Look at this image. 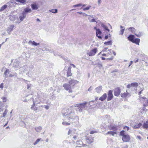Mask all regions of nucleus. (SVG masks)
I'll return each instance as SVG.
<instances>
[{
  "instance_id": "48",
  "label": "nucleus",
  "mask_w": 148,
  "mask_h": 148,
  "mask_svg": "<svg viewBox=\"0 0 148 148\" xmlns=\"http://www.w3.org/2000/svg\"><path fill=\"white\" fill-rule=\"evenodd\" d=\"M62 124L64 125H70V123H66L65 122H63L62 123Z\"/></svg>"
},
{
  "instance_id": "35",
  "label": "nucleus",
  "mask_w": 148,
  "mask_h": 148,
  "mask_svg": "<svg viewBox=\"0 0 148 148\" xmlns=\"http://www.w3.org/2000/svg\"><path fill=\"white\" fill-rule=\"evenodd\" d=\"M143 128L146 129L148 128V123L147 122L144 123L143 125Z\"/></svg>"
},
{
  "instance_id": "26",
  "label": "nucleus",
  "mask_w": 148,
  "mask_h": 148,
  "mask_svg": "<svg viewBox=\"0 0 148 148\" xmlns=\"http://www.w3.org/2000/svg\"><path fill=\"white\" fill-rule=\"evenodd\" d=\"M116 134V132L113 131H109L107 133H106V135H107L108 134H110L112 135V136H114V135Z\"/></svg>"
},
{
  "instance_id": "38",
  "label": "nucleus",
  "mask_w": 148,
  "mask_h": 148,
  "mask_svg": "<svg viewBox=\"0 0 148 148\" xmlns=\"http://www.w3.org/2000/svg\"><path fill=\"white\" fill-rule=\"evenodd\" d=\"M41 140V138H38L35 141V142L34 143V145H36Z\"/></svg>"
},
{
  "instance_id": "53",
  "label": "nucleus",
  "mask_w": 148,
  "mask_h": 148,
  "mask_svg": "<svg viewBox=\"0 0 148 148\" xmlns=\"http://www.w3.org/2000/svg\"><path fill=\"white\" fill-rule=\"evenodd\" d=\"M80 142L81 143H82V141L80 140H78L76 141V144L77 145H79V143Z\"/></svg>"
},
{
  "instance_id": "45",
  "label": "nucleus",
  "mask_w": 148,
  "mask_h": 148,
  "mask_svg": "<svg viewBox=\"0 0 148 148\" xmlns=\"http://www.w3.org/2000/svg\"><path fill=\"white\" fill-rule=\"evenodd\" d=\"M90 7H91L90 5H88L86 8H84L83 9V10L84 11L88 10L90 8Z\"/></svg>"
},
{
  "instance_id": "62",
  "label": "nucleus",
  "mask_w": 148,
  "mask_h": 148,
  "mask_svg": "<svg viewBox=\"0 0 148 148\" xmlns=\"http://www.w3.org/2000/svg\"><path fill=\"white\" fill-rule=\"evenodd\" d=\"M101 0H98V4L99 5H100L101 3Z\"/></svg>"
},
{
  "instance_id": "58",
  "label": "nucleus",
  "mask_w": 148,
  "mask_h": 148,
  "mask_svg": "<svg viewBox=\"0 0 148 148\" xmlns=\"http://www.w3.org/2000/svg\"><path fill=\"white\" fill-rule=\"evenodd\" d=\"M3 83H2L0 85V88L3 89Z\"/></svg>"
},
{
  "instance_id": "27",
  "label": "nucleus",
  "mask_w": 148,
  "mask_h": 148,
  "mask_svg": "<svg viewBox=\"0 0 148 148\" xmlns=\"http://www.w3.org/2000/svg\"><path fill=\"white\" fill-rule=\"evenodd\" d=\"M8 7V5L6 4L4 5L0 9V12H2L4 10Z\"/></svg>"
},
{
  "instance_id": "50",
  "label": "nucleus",
  "mask_w": 148,
  "mask_h": 148,
  "mask_svg": "<svg viewBox=\"0 0 148 148\" xmlns=\"http://www.w3.org/2000/svg\"><path fill=\"white\" fill-rule=\"evenodd\" d=\"M123 129H126L127 131H128L129 129V127L128 126H125L123 127Z\"/></svg>"
},
{
  "instance_id": "22",
  "label": "nucleus",
  "mask_w": 148,
  "mask_h": 148,
  "mask_svg": "<svg viewBox=\"0 0 148 148\" xmlns=\"http://www.w3.org/2000/svg\"><path fill=\"white\" fill-rule=\"evenodd\" d=\"M109 129L110 130H112L113 131H115L117 130V128L116 126L114 125L110 126L109 127Z\"/></svg>"
},
{
  "instance_id": "55",
  "label": "nucleus",
  "mask_w": 148,
  "mask_h": 148,
  "mask_svg": "<svg viewBox=\"0 0 148 148\" xmlns=\"http://www.w3.org/2000/svg\"><path fill=\"white\" fill-rule=\"evenodd\" d=\"M92 86H90V87L88 88V91H90L92 90Z\"/></svg>"
},
{
  "instance_id": "63",
  "label": "nucleus",
  "mask_w": 148,
  "mask_h": 148,
  "mask_svg": "<svg viewBox=\"0 0 148 148\" xmlns=\"http://www.w3.org/2000/svg\"><path fill=\"white\" fill-rule=\"evenodd\" d=\"M96 131H92L90 132V134H93L95 133Z\"/></svg>"
},
{
  "instance_id": "15",
  "label": "nucleus",
  "mask_w": 148,
  "mask_h": 148,
  "mask_svg": "<svg viewBox=\"0 0 148 148\" xmlns=\"http://www.w3.org/2000/svg\"><path fill=\"white\" fill-rule=\"evenodd\" d=\"M32 11L31 9L28 8H26L24 9V11L23 12L24 14L27 16V14L28 13H30Z\"/></svg>"
},
{
  "instance_id": "2",
  "label": "nucleus",
  "mask_w": 148,
  "mask_h": 148,
  "mask_svg": "<svg viewBox=\"0 0 148 148\" xmlns=\"http://www.w3.org/2000/svg\"><path fill=\"white\" fill-rule=\"evenodd\" d=\"M94 101V100L90 101L89 103L85 101L82 103H78L76 104L75 107L77 108L76 109V111L77 112H81L84 110H87L88 109V107L87 106V104L88 103V105L90 106L92 105L90 104V103L93 102Z\"/></svg>"
},
{
  "instance_id": "42",
  "label": "nucleus",
  "mask_w": 148,
  "mask_h": 148,
  "mask_svg": "<svg viewBox=\"0 0 148 148\" xmlns=\"http://www.w3.org/2000/svg\"><path fill=\"white\" fill-rule=\"evenodd\" d=\"M8 112V111L7 109H5V111L4 112L3 114V116L5 117L7 114V113Z\"/></svg>"
},
{
  "instance_id": "19",
  "label": "nucleus",
  "mask_w": 148,
  "mask_h": 148,
  "mask_svg": "<svg viewBox=\"0 0 148 148\" xmlns=\"http://www.w3.org/2000/svg\"><path fill=\"white\" fill-rule=\"evenodd\" d=\"M28 43L29 44H32V45L35 46H37L40 45L39 43H37L34 41H32V40H29L28 42Z\"/></svg>"
},
{
  "instance_id": "36",
  "label": "nucleus",
  "mask_w": 148,
  "mask_h": 148,
  "mask_svg": "<svg viewBox=\"0 0 148 148\" xmlns=\"http://www.w3.org/2000/svg\"><path fill=\"white\" fill-rule=\"evenodd\" d=\"M132 87H136L138 86V84L136 82H134L132 83L131 85Z\"/></svg>"
},
{
  "instance_id": "11",
  "label": "nucleus",
  "mask_w": 148,
  "mask_h": 148,
  "mask_svg": "<svg viewBox=\"0 0 148 148\" xmlns=\"http://www.w3.org/2000/svg\"><path fill=\"white\" fill-rule=\"evenodd\" d=\"M113 98L112 91V90H109L108 91L107 101H109L111 100Z\"/></svg>"
},
{
  "instance_id": "13",
  "label": "nucleus",
  "mask_w": 148,
  "mask_h": 148,
  "mask_svg": "<svg viewBox=\"0 0 148 148\" xmlns=\"http://www.w3.org/2000/svg\"><path fill=\"white\" fill-rule=\"evenodd\" d=\"M15 26L14 25H12L9 26L7 28V31L8 33L10 34H11V32L13 30V28Z\"/></svg>"
},
{
  "instance_id": "59",
  "label": "nucleus",
  "mask_w": 148,
  "mask_h": 148,
  "mask_svg": "<svg viewBox=\"0 0 148 148\" xmlns=\"http://www.w3.org/2000/svg\"><path fill=\"white\" fill-rule=\"evenodd\" d=\"M137 138L138 139L140 140H141V137L140 136H137Z\"/></svg>"
},
{
  "instance_id": "9",
  "label": "nucleus",
  "mask_w": 148,
  "mask_h": 148,
  "mask_svg": "<svg viewBox=\"0 0 148 148\" xmlns=\"http://www.w3.org/2000/svg\"><path fill=\"white\" fill-rule=\"evenodd\" d=\"M31 6L33 10H37L40 7V5L38 3L32 4Z\"/></svg>"
},
{
  "instance_id": "24",
  "label": "nucleus",
  "mask_w": 148,
  "mask_h": 148,
  "mask_svg": "<svg viewBox=\"0 0 148 148\" xmlns=\"http://www.w3.org/2000/svg\"><path fill=\"white\" fill-rule=\"evenodd\" d=\"M102 86H99L95 88L96 90L98 93H100L102 89Z\"/></svg>"
},
{
  "instance_id": "32",
  "label": "nucleus",
  "mask_w": 148,
  "mask_h": 148,
  "mask_svg": "<svg viewBox=\"0 0 148 148\" xmlns=\"http://www.w3.org/2000/svg\"><path fill=\"white\" fill-rule=\"evenodd\" d=\"M128 29L130 30L132 33H135L136 31V29L133 27H130L129 28H128Z\"/></svg>"
},
{
  "instance_id": "47",
  "label": "nucleus",
  "mask_w": 148,
  "mask_h": 148,
  "mask_svg": "<svg viewBox=\"0 0 148 148\" xmlns=\"http://www.w3.org/2000/svg\"><path fill=\"white\" fill-rule=\"evenodd\" d=\"M124 30L125 29H123L121 30L120 31L119 34L121 35H123V34Z\"/></svg>"
},
{
  "instance_id": "41",
  "label": "nucleus",
  "mask_w": 148,
  "mask_h": 148,
  "mask_svg": "<svg viewBox=\"0 0 148 148\" xmlns=\"http://www.w3.org/2000/svg\"><path fill=\"white\" fill-rule=\"evenodd\" d=\"M9 76V77H17V74L16 73H15L13 74H10Z\"/></svg>"
},
{
  "instance_id": "37",
  "label": "nucleus",
  "mask_w": 148,
  "mask_h": 148,
  "mask_svg": "<svg viewBox=\"0 0 148 148\" xmlns=\"http://www.w3.org/2000/svg\"><path fill=\"white\" fill-rule=\"evenodd\" d=\"M135 35L138 38L140 37L141 36L143 35V33L141 32H139L138 34H135Z\"/></svg>"
},
{
  "instance_id": "40",
  "label": "nucleus",
  "mask_w": 148,
  "mask_h": 148,
  "mask_svg": "<svg viewBox=\"0 0 148 148\" xmlns=\"http://www.w3.org/2000/svg\"><path fill=\"white\" fill-rule=\"evenodd\" d=\"M82 5L81 3H79L75 5H73V7L74 8L78 7L81 6Z\"/></svg>"
},
{
  "instance_id": "4",
  "label": "nucleus",
  "mask_w": 148,
  "mask_h": 148,
  "mask_svg": "<svg viewBox=\"0 0 148 148\" xmlns=\"http://www.w3.org/2000/svg\"><path fill=\"white\" fill-rule=\"evenodd\" d=\"M26 16L24 14V13L23 12L19 14V18L20 20V21H19L18 20V21H16L15 23H20L21 22L23 21L24 19L26 17Z\"/></svg>"
},
{
  "instance_id": "14",
  "label": "nucleus",
  "mask_w": 148,
  "mask_h": 148,
  "mask_svg": "<svg viewBox=\"0 0 148 148\" xmlns=\"http://www.w3.org/2000/svg\"><path fill=\"white\" fill-rule=\"evenodd\" d=\"M94 138L89 136L86 138V141L88 143L90 144L93 142Z\"/></svg>"
},
{
  "instance_id": "20",
  "label": "nucleus",
  "mask_w": 148,
  "mask_h": 148,
  "mask_svg": "<svg viewBox=\"0 0 148 148\" xmlns=\"http://www.w3.org/2000/svg\"><path fill=\"white\" fill-rule=\"evenodd\" d=\"M107 97L106 93H104L101 97L99 99V100L103 101Z\"/></svg>"
},
{
  "instance_id": "29",
  "label": "nucleus",
  "mask_w": 148,
  "mask_h": 148,
  "mask_svg": "<svg viewBox=\"0 0 148 148\" xmlns=\"http://www.w3.org/2000/svg\"><path fill=\"white\" fill-rule=\"evenodd\" d=\"M141 125H142V124L141 123H139V124H138L137 125H135L133 127V128L134 129L138 128L139 127H140Z\"/></svg>"
},
{
  "instance_id": "44",
  "label": "nucleus",
  "mask_w": 148,
  "mask_h": 148,
  "mask_svg": "<svg viewBox=\"0 0 148 148\" xmlns=\"http://www.w3.org/2000/svg\"><path fill=\"white\" fill-rule=\"evenodd\" d=\"M7 5H8V6L9 8H11L12 7V5L11 3L10 2H8L7 3Z\"/></svg>"
},
{
  "instance_id": "16",
  "label": "nucleus",
  "mask_w": 148,
  "mask_h": 148,
  "mask_svg": "<svg viewBox=\"0 0 148 148\" xmlns=\"http://www.w3.org/2000/svg\"><path fill=\"white\" fill-rule=\"evenodd\" d=\"M101 31L100 29H98L97 30L96 32V36L98 37V38L100 39H102V37L100 36L101 34Z\"/></svg>"
},
{
  "instance_id": "7",
  "label": "nucleus",
  "mask_w": 148,
  "mask_h": 148,
  "mask_svg": "<svg viewBox=\"0 0 148 148\" xmlns=\"http://www.w3.org/2000/svg\"><path fill=\"white\" fill-rule=\"evenodd\" d=\"M78 82L76 80L71 79L69 81V83L73 87L76 84L78 83Z\"/></svg>"
},
{
  "instance_id": "8",
  "label": "nucleus",
  "mask_w": 148,
  "mask_h": 148,
  "mask_svg": "<svg viewBox=\"0 0 148 148\" xmlns=\"http://www.w3.org/2000/svg\"><path fill=\"white\" fill-rule=\"evenodd\" d=\"M20 62L17 59H16L13 64V66L15 68L18 69L19 67Z\"/></svg>"
},
{
  "instance_id": "21",
  "label": "nucleus",
  "mask_w": 148,
  "mask_h": 148,
  "mask_svg": "<svg viewBox=\"0 0 148 148\" xmlns=\"http://www.w3.org/2000/svg\"><path fill=\"white\" fill-rule=\"evenodd\" d=\"M140 42V39L139 38H134L132 42L136 43V45H139Z\"/></svg>"
},
{
  "instance_id": "25",
  "label": "nucleus",
  "mask_w": 148,
  "mask_h": 148,
  "mask_svg": "<svg viewBox=\"0 0 148 148\" xmlns=\"http://www.w3.org/2000/svg\"><path fill=\"white\" fill-rule=\"evenodd\" d=\"M128 93L127 91H126V92H124L123 93H121V96L123 98H125L127 97L128 95Z\"/></svg>"
},
{
  "instance_id": "60",
  "label": "nucleus",
  "mask_w": 148,
  "mask_h": 148,
  "mask_svg": "<svg viewBox=\"0 0 148 148\" xmlns=\"http://www.w3.org/2000/svg\"><path fill=\"white\" fill-rule=\"evenodd\" d=\"M82 15L83 16H89V15L86 14H85V13H83Z\"/></svg>"
},
{
  "instance_id": "43",
  "label": "nucleus",
  "mask_w": 148,
  "mask_h": 148,
  "mask_svg": "<svg viewBox=\"0 0 148 148\" xmlns=\"http://www.w3.org/2000/svg\"><path fill=\"white\" fill-rule=\"evenodd\" d=\"M31 108L32 110L34 111H35L37 110L38 109V107H31Z\"/></svg>"
},
{
  "instance_id": "51",
  "label": "nucleus",
  "mask_w": 148,
  "mask_h": 148,
  "mask_svg": "<svg viewBox=\"0 0 148 148\" xmlns=\"http://www.w3.org/2000/svg\"><path fill=\"white\" fill-rule=\"evenodd\" d=\"M3 101V102H5L6 101V97H4L2 98Z\"/></svg>"
},
{
  "instance_id": "30",
  "label": "nucleus",
  "mask_w": 148,
  "mask_h": 148,
  "mask_svg": "<svg viewBox=\"0 0 148 148\" xmlns=\"http://www.w3.org/2000/svg\"><path fill=\"white\" fill-rule=\"evenodd\" d=\"M35 130L37 132H40L42 129V127L41 126H39L35 127Z\"/></svg>"
},
{
  "instance_id": "64",
  "label": "nucleus",
  "mask_w": 148,
  "mask_h": 148,
  "mask_svg": "<svg viewBox=\"0 0 148 148\" xmlns=\"http://www.w3.org/2000/svg\"><path fill=\"white\" fill-rule=\"evenodd\" d=\"M131 85V84H128V85H127V87L128 88H130L131 87H132V86H131V85Z\"/></svg>"
},
{
  "instance_id": "46",
  "label": "nucleus",
  "mask_w": 148,
  "mask_h": 148,
  "mask_svg": "<svg viewBox=\"0 0 148 148\" xmlns=\"http://www.w3.org/2000/svg\"><path fill=\"white\" fill-rule=\"evenodd\" d=\"M125 132V131H124V130L120 132V136H123L124 135H125L124 134Z\"/></svg>"
},
{
  "instance_id": "52",
  "label": "nucleus",
  "mask_w": 148,
  "mask_h": 148,
  "mask_svg": "<svg viewBox=\"0 0 148 148\" xmlns=\"http://www.w3.org/2000/svg\"><path fill=\"white\" fill-rule=\"evenodd\" d=\"M108 49V48L106 47L104 49H103L102 51L101 52H106L107 51V50Z\"/></svg>"
},
{
  "instance_id": "3",
  "label": "nucleus",
  "mask_w": 148,
  "mask_h": 148,
  "mask_svg": "<svg viewBox=\"0 0 148 148\" xmlns=\"http://www.w3.org/2000/svg\"><path fill=\"white\" fill-rule=\"evenodd\" d=\"M63 86L66 90H69V92H72V89L74 88L72 87L69 84H63Z\"/></svg>"
},
{
  "instance_id": "31",
  "label": "nucleus",
  "mask_w": 148,
  "mask_h": 148,
  "mask_svg": "<svg viewBox=\"0 0 148 148\" xmlns=\"http://www.w3.org/2000/svg\"><path fill=\"white\" fill-rule=\"evenodd\" d=\"M112 40H110L106 42H105L104 43V44L108 45H112Z\"/></svg>"
},
{
  "instance_id": "34",
  "label": "nucleus",
  "mask_w": 148,
  "mask_h": 148,
  "mask_svg": "<svg viewBox=\"0 0 148 148\" xmlns=\"http://www.w3.org/2000/svg\"><path fill=\"white\" fill-rule=\"evenodd\" d=\"M49 11L53 13H56L58 12V10L57 9H53L49 10Z\"/></svg>"
},
{
  "instance_id": "57",
  "label": "nucleus",
  "mask_w": 148,
  "mask_h": 148,
  "mask_svg": "<svg viewBox=\"0 0 148 148\" xmlns=\"http://www.w3.org/2000/svg\"><path fill=\"white\" fill-rule=\"evenodd\" d=\"M113 59V57H112L110 58H108L106 59L107 60H112Z\"/></svg>"
},
{
  "instance_id": "5",
  "label": "nucleus",
  "mask_w": 148,
  "mask_h": 148,
  "mask_svg": "<svg viewBox=\"0 0 148 148\" xmlns=\"http://www.w3.org/2000/svg\"><path fill=\"white\" fill-rule=\"evenodd\" d=\"M121 92V89L119 87H117L114 90V95L115 96L118 97Z\"/></svg>"
},
{
  "instance_id": "23",
  "label": "nucleus",
  "mask_w": 148,
  "mask_h": 148,
  "mask_svg": "<svg viewBox=\"0 0 148 148\" xmlns=\"http://www.w3.org/2000/svg\"><path fill=\"white\" fill-rule=\"evenodd\" d=\"M127 38L129 40L132 42L134 38V36L133 35H130Z\"/></svg>"
},
{
  "instance_id": "18",
  "label": "nucleus",
  "mask_w": 148,
  "mask_h": 148,
  "mask_svg": "<svg viewBox=\"0 0 148 148\" xmlns=\"http://www.w3.org/2000/svg\"><path fill=\"white\" fill-rule=\"evenodd\" d=\"M101 27L104 29V31L107 30L109 32L110 30L108 29L107 27L106 26L104 23H102L101 24Z\"/></svg>"
},
{
  "instance_id": "28",
  "label": "nucleus",
  "mask_w": 148,
  "mask_h": 148,
  "mask_svg": "<svg viewBox=\"0 0 148 148\" xmlns=\"http://www.w3.org/2000/svg\"><path fill=\"white\" fill-rule=\"evenodd\" d=\"M17 2H19L23 4H24L26 3V1L25 0H15Z\"/></svg>"
},
{
  "instance_id": "54",
  "label": "nucleus",
  "mask_w": 148,
  "mask_h": 148,
  "mask_svg": "<svg viewBox=\"0 0 148 148\" xmlns=\"http://www.w3.org/2000/svg\"><path fill=\"white\" fill-rule=\"evenodd\" d=\"M98 65L100 69H101V68L102 67V65L101 64L99 63L98 64Z\"/></svg>"
},
{
  "instance_id": "17",
  "label": "nucleus",
  "mask_w": 148,
  "mask_h": 148,
  "mask_svg": "<svg viewBox=\"0 0 148 148\" xmlns=\"http://www.w3.org/2000/svg\"><path fill=\"white\" fill-rule=\"evenodd\" d=\"M71 67L70 66L69 67L67 70V77L70 76L72 75V73H71Z\"/></svg>"
},
{
  "instance_id": "56",
  "label": "nucleus",
  "mask_w": 148,
  "mask_h": 148,
  "mask_svg": "<svg viewBox=\"0 0 148 148\" xmlns=\"http://www.w3.org/2000/svg\"><path fill=\"white\" fill-rule=\"evenodd\" d=\"M96 21L95 20V19H94V18H93L92 19H91L90 21V22H95Z\"/></svg>"
},
{
  "instance_id": "1",
  "label": "nucleus",
  "mask_w": 148,
  "mask_h": 148,
  "mask_svg": "<svg viewBox=\"0 0 148 148\" xmlns=\"http://www.w3.org/2000/svg\"><path fill=\"white\" fill-rule=\"evenodd\" d=\"M64 120L69 121L71 119H74L76 118L75 115L73 111L71 110L70 109L64 110L62 112Z\"/></svg>"
},
{
  "instance_id": "33",
  "label": "nucleus",
  "mask_w": 148,
  "mask_h": 148,
  "mask_svg": "<svg viewBox=\"0 0 148 148\" xmlns=\"http://www.w3.org/2000/svg\"><path fill=\"white\" fill-rule=\"evenodd\" d=\"M9 70L8 69H6L4 73V74L5 75V77H7V76L8 74L9 73Z\"/></svg>"
},
{
  "instance_id": "10",
  "label": "nucleus",
  "mask_w": 148,
  "mask_h": 148,
  "mask_svg": "<svg viewBox=\"0 0 148 148\" xmlns=\"http://www.w3.org/2000/svg\"><path fill=\"white\" fill-rule=\"evenodd\" d=\"M97 48H95L92 50H91L90 52H89L87 54L89 56H94L97 52Z\"/></svg>"
},
{
  "instance_id": "61",
  "label": "nucleus",
  "mask_w": 148,
  "mask_h": 148,
  "mask_svg": "<svg viewBox=\"0 0 148 148\" xmlns=\"http://www.w3.org/2000/svg\"><path fill=\"white\" fill-rule=\"evenodd\" d=\"M45 107L47 110H48L49 108V107L47 105H45Z\"/></svg>"
},
{
  "instance_id": "49",
  "label": "nucleus",
  "mask_w": 148,
  "mask_h": 148,
  "mask_svg": "<svg viewBox=\"0 0 148 148\" xmlns=\"http://www.w3.org/2000/svg\"><path fill=\"white\" fill-rule=\"evenodd\" d=\"M110 51V53H111L112 52L113 53V54H114V56H115L116 55V53L114 51H113L111 49H109L108 50Z\"/></svg>"
},
{
  "instance_id": "6",
  "label": "nucleus",
  "mask_w": 148,
  "mask_h": 148,
  "mask_svg": "<svg viewBox=\"0 0 148 148\" xmlns=\"http://www.w3.org/2000/svg\"><path fill=\"white\" fill-rule=\"evenodd\" d=\"M130 136L128 134L124 135L122 138V140L124 142H128L130 140Z\"/></svg>"
},
{
  "instance_id": "39",
  "label": "nucleus",
  "mask_w": 148,
  "mask_h": 148,
  "mask_svg": "<svg viewBox=\"0 0 148 148\" xmlns=\"http://www.w3.org/2000/svg\"><path fill=\"white\" fill-rule=\"evenodd\" d=\"M143 105L145 106H148V99L144 101Z\"/></svg>"
},
{
  "instance_id": "12",
  "label": "nucleus",
  "mask_w": 148,
  "mask_h": 148,
  "mask_svg": "<svg viewBox=\"0 0 148 148\" xmlns=\"http://www.w3.org/2000/svg\"><path fill=\"white\" fill-rule=\"evenodd\" d=\"M9 19L11 21H14L16 20H17V21L18 20V17L17 15H10L9 16Z\"/></svg>"
}]
</instances>
